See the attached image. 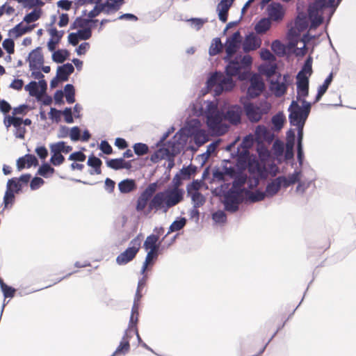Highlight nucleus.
<instances>
[{
  "label": "nucleus",
  "instance_id": "f704fd0d",
  "mask_svg": "<svg viewBox=\"0 0 356 356\" xmlns=\"http://www.w3.org/2000/svg\"><path fill=\"white\" fill-rule=\"evenodd\" d=\"M102 164V162L101 159L95 156H89L88 159V165L89 166H91L94 168L95 172L97 175H99L102 173L101 170V165Z\"/></svg>",
  "mask_w": 356,
  "mask_h": 356
},
{
  "label": "nucleus",
  "instance_id": "bf43d9fd",
  "mask_svg": "<svg viewBox=\"0 0 356 356\" xmlns=\"http://www.w3.org/2000/svg\"><path fill=\"white\" fill-rule=\"evenodd\" d=\"M15 193L13 191H10L8 189H6V191L3 197V202L5 204V207H7L8 204H12L14 202L15 200Z\"/></svg>",
  "mask_w": 356,
  "mask_h": 356
},
{
  "label": "nucleus",
  "instance_id": "bb28decb",
  "mask_svg": "<svg viewBox=\"0 0 356 356\" xmlns=\"http://www.w3.org/2000/svg\"><path fill=\"white\" fill-rule=\"evenodd\" d=\"M332 6V2H327V0H316L315 2L310 5L308 13L312 16L315 11H320L323 8Z\"/></svg>",
  "mask_w": 356,
  "mask_h": 356
},
{
  "label": "nucleus",
  "instance_id": "412c9836",
  "mask_svg": "<svg viewBox=\"0 0 356 356\" xmlns=\"http://www.w3.org/2000/svg\"><path fill=\"white\" fill-rule=\"evenodd\" d=\"M283 181L284 179H282L280 176L268 183L266 188V196L273 197L277 194L280 190L281 187L283 186Z\"/></svg>",
  "mask_w": 356,
  "mask_h": 356
},
{
  "label": "nucleus",
  "instance_id": "0eeeda50",
  "mask_svg": "<svg viewBox=\"0 0 356 356\" xmlns=\"http://www.w3.org/2000/svg\"><path fill=\"white\" fill-rule=\"evenodd\" d=\"M293 312L294 309H293V311L289 314V316H286V314L282 310L278 314L275 316L265 324L261 330L262 334H265L266 332H269L270 330H272V333L269 337H268L266 345H267L276 335L278 331L284 326L285 323L287 321L289 316L293 314Z\"/></svg>",
  "mask_w": 356,
  "mask_h": 356
},
{
  "label": "nucleus",
  "instance_id": "393cba45",
  "mask_svg": "<svg viewBox=\"0 0 356 356\" xmlns=\"http://www.w3.org/2000/svg\"><path fill=\"white\" fill-rule=\"evenodd\" d=\"M260 41L255 36L248 35L246 37L243 48L245 52L257 49L260 46Z\"/></svg>",
  "mask_w": 356,
  "mask_h": 356
},
{
  "label": "nucleus",
  "instance_id": "09e8293b",
  "mask_svg": "<svg viewBox=\"0 0 356 356\" xmlns=\"http://www.w3.org/2000/svg\"><path fill=\"white\" fill-rule=\"evenodd\" d=\"M257 137L261 140H266L269 135V131L265 126L259 125L255 130Z\"/></svg>",
  "mask_w": 356,
  "mask_h": 356
},
{
  "label": "nucleus",
  "instance_id": "603ef678",
  "mask_svg": "<svg viewBox=\"0 0 356 356\" xmlns=\"http://www.w3.org/2000/svg\"><path fill=\"white\" fill-rule=\"evenodd\" d=\"M40 17V10H33L25 15L24 21L27 24L37 21Z\"/></svg>",
  "mask_w": 356,
  "mask_h": 356
},
{
  "label": "nucleus",
  "instance_id": "6e6d98bb",
  "mask_svg": "<svg viewBox=\"0 0 356 356\" xmlns=\"http://www.w3.org/2000/svg\"><path fill=\"white\" fill-rule=\"evenodd\" d=\"M25 90L29 92L31 96H36L38 95V86L37 82L31 81L25 86Z\"/></svg>",
  "mask_w": 356,
  "mask_h": 356
},
{
  "label": "nucleus",
  "instance_id": "774afa93",
  "mask_svg": "<svg viewBox=\"0 0 356 356\" xmlns=\"http://www.w3.org/2000/svg\"><path fill=\"white\" fill-rule=\"evenodd\" d=\"M70 136L72 140L77 141L81 139V131L78 127H74L71 129Z\"/></svg>",
  "mask_w": 356,
  "mask_h": 356
},
{
  "label": "nucleus",
  "instance_id": "a19ab883",
  "mask_svg": "<svg viewBox=\"0 0 356 356\" xmlns=\"http://www.w3.org/2000/svg\"><path fill=\"white\" fill-rule=\"evenodd\" d=\"M7 189L13 193H18L22 189V184L17 178H13L8 181Z\"/></svg>",
  "mask_w": 356,
  "mask_h": 356
},
{
  "label": "nucleus",
  "instance_id": "e433bc0d",
  "mask_svg": "<svg viewBox=\"0 0 356 356\" xmlns=\"http://www.w3.org/2000/svg\"><path fill=\"white\" fill-rule=\"evenodd\" d=\"M64 91L67 103L73 104L75 102V91L74 86L72 84H67L64 88Z\"/></svg>",
  "mask_w": 356,
  "mask_h": 356
},
{
  "label": "nucleus",
  "instance_id": "f8f14e48",
  "mask_svg": "<svg viewBox=\"0 0 356 356\" xmlns=\"http://www.w3.org/2000/svg\"><path fill=\"white\" fill-rule=\"evenodd\" d=\"M290 76L284 74L282 77L280 74H278L277 79L275 81H270V90L273 92L274 95L280 97L283 96L288 89L289 85Z\"/></svg>",
  "mask_w": 356,
  "mask_h": 356
},
{
  "label": "nucleus",
  "instance_id": "7c9ffc66",
  "mask_svg": "<svg viewBox=\"0 0 356 356\" xmlns=\"http://www.w3.org/2000/svg\"><path fill=\"white\" fill-rule=\"evenodd\" d=\"M300 172H295L293 174L289 175L287 177L284 176H280L282 179H284V181H282L283 187L287 188L289 186L298 182L300 179Z\"/></svg>",
  "mask_w": 356,
  "mask_h": 356
},
{
  "label": "nucleus",
  "instance_id": "f3484780",
  "mask_svg": "<svg viewBox=\"0 0 356 356\" xmlns=\"http://www.w3.org/2000/svg\"><path fill=\"white\" fill-rule=\"evenodd\" d=\"M241 107L238 105H234L228 108L224 118L232 124H238L241 122Z\"/></svg>",
  "mask_w": 356,
  "mask_h": 356
},
{
  "label": "nucleus",
  "instance_id": "5fc2aeb1",
  "mask_svg": "<svg viewBox=\"0 0 356 356\" xmlns=\"http://www.w3.org/2000/svg\"><path fill=\"white\" fill-rule=\"evenodd\" d=\"M54 169L51 168L48 163L42 165L38 169V174L42 177H47L48 174H53Z\"/></svg>",
  "mask_w": 356,
  "mask_h": 356
},
{
  "label": "nucleus",
  "instance_id": "a878e982",
  "mask_svg": "<svg viewBox=\"0 0 356 356\" xmlns=\"http://www.w3.org/2000/svg\"><path fill=\"white\" fill-rule=\"evenodd\" d=\"M333 76L332 74H330V75L325 79L323 85L320 86L318 88V92L315 98L314 103L320 101L323 95L326 92L327 88H329L330 83L332 81Z\"/></svg>",
  "mask_w": 356,
  "mask_h": 356
},
{
  "label": "nucleus",
  "instance_id": "052dcab7",
  "mask_svg": "<svg viewBox=\"0 0 356 356\" xmlns=\"http://www.w3.org/2000/svg\"><path fill=\"white\" fill-rule=\"evenodd\" d=\"M101 13H105V10L102 3L95 6L94 8L89 12L88 16L90 18H94L99 15Z\"/></svg>",
  "mask_w": 356,
  "mask_h": 356
},
{
  "label": "nucleus",
  "instance_id": "72a5a7b5",
  "mask_svg": "<svg viewBox=\"0 0 356 356\" xmlns=\"http://www.w3.org/2000/svg\"><path fill=\"white\" fill-rule=\"evenodd\" d=\"M69 56V51L66 49L55 51L52 55L54 61L58 63H63Z\"/></svg>",
  "mask_w": 356,
  "mask_h": 356
},
{
  "label": "nucleus",
  "instance_id": "a18cd8bd",
  "mask_svg": "<svg viewBox=\"0 0 356 356\" xmlns=\"http://www.w3.org/2000/svg\"><path fill=\"white\" fill-rule=\"evenodd\" d=\"M133 147L135 154L138 156L146 154L149 150L148 146L146 144L141 143H136Z\"/></svg>",
  "mask_w": 356,
  "mask_h": 356
},
{
  "label": "nucleus",
  "instance_id": "2f4dec72",
  "mask_svg": "<svg viewBox=\"0 0 356 356\" xmlns=\"http://www.w3.org/2000/svg\"><path fill=\"white\" fill-rule=\"evenodd\" d=\"M51 151H56V153H69L72 151V147L69 145H66L65 143L63 141L58 142L56 143L52 144L50 147Z\"/></svg>",
  "mask_w": 356,
  "mask_h": 356
},
{
  "label": "nucleus",
  "instance_id": "c756f323",
  "mask_svg": "<svg viewBox=\"0 0 356 356\" xmlns=\"http://www.w3.org/2000/svg\"><path fill=\"white\" fill-rule=\"evenodd\" d=\"M223 45L219 38H216L212 40L209 47V53L210 56H216L222 52Z\"/></svg>",
  "mask_w": 356,
  "mask_h": 356
},
{
  "label": "nucleus",
  "instance_id": "ddd939ff",
  "mask_svg": "<svg viewBox=\"0 0 356 356\" xmlns=\"http://www.w3.org/2000/svg\"><path fill=\"white\" fill-rule=\"evenodd\" d=\"M250 85L248 88L247 94L250 98H255L259 96L264 90L265 85L257 74H254L250 79Z\"/></svg>",
  "mask_w": 356,
  "mask_h": 356
},
{
  "label": "nucleus",
  "instance_id": "4c0bfd02",
  "mask_svg": "<svg viewBox=\"0 0 356 356\" xmlns=\"http://www.w3.org/2000/svg\"><path fill=\"white\" fill-rule=\"evenodd\" d=\"M0 286L5 298H13L15 296L16 290L6 284L0 278Z\"/></svg>",
  "mask_w": 356,
  "mask_h": 356
},
{
  "label": "nucleus",
  "instance_id": "cd10ccee",
  "mask_svg": "<svg viewBox=\"0 0 356 356\" xmlns=\"http://www.w3.org/2000/svg\"><path fill=\"white\" fill-rule=\"evenodd\" d=\"M247 180V176L243 174H238L234 177V180L232 183L231 189L241 191L243 193V186L245 185Z\"/></svg>",
  "mask_w": 356,
  "mask_h": 356
},
{
  "label": "nucleus",
  "instance_id": "69168bd1",
  "mask_svg": "<svg viewBox=\"0 0 356 356\" xmlns=\"http://www.w3.org/2000/svg\"><path fill=\"white\" fill-rule=\"evenodd\" d=\"M213 220L216 222H225L227 220L225 213L222 211L215 212L212 216Z\"/></svg>",
  "mask_w": 356,
  "mask_h": 356
},
{
  "label": "nucleus",
  "instance_id": "680f3d73",
  "mask_svg": "<svg viewBox=\"0 0 356 356\" xmlns=\"http://www.w3.org/2000/svg\"><path fill=\"white\" fill-rule=\"evenodd\" d=\"M24 158L26 163V168H30L32 165L36 166L38 165V161L37 158L33 154H26Z\"/></svg>",
  "mask_w": 356,
  "mask_h": 356
},
{
  "label": "nucleus",
  "instance_id": "c9c22d12",
  "mask_svg": "<svg viewBox=\"0 0 356 356\" xmlns=\"http://www.w3.org/2000/svg\"><path fill=\"white\" fill-rule=\"evenodd\" d=\"M34 26H24L22 23L17 24L13 29V32L15 33L17 37L21 36L33 29Z\"/></svg>",
  "mask_w": 356,
  "mask_h": 356
},
{
  "label": "nucleus",
  "instance_id": "9d476101",
  "mask_svg": "<svg viewBox=\"0 0 356 356\" xmlns=\"http://www.w3.org/2000/svg\"><path fill=\"white\" fill-rule=\"evenodd\" d=\"M140 246L141 240L138 236L132 239L129 243V246L117 257V263L120 265H124L132 261L138 252Z\"/></svg>",
  "mask_w": 356,
  "mask_h": 356
},
{
  "label": "nucleus",
  "instance_id": "ea45409f",
  "mask_svg": "<svg viewBox=\"0 0 356 356\" xmlns=\"http://www.w3.org/2000/svg\"><path fill=\"white\" fill-rule=\"evenodd\" d=\"M285 122V118L282 113H277L272 118V123L277 130H280Z\"/></svg>",
  "mask_w": 356,
  "mask_h": 356
},
{
  "label": "nucleus",
  "instance_id": "c03bdc74",
  "mask_svg": "<svg viewBox=\"0 0 356 356\" xmlns=\"http://www.w3.org/2000/svg\"><path fill=\"white\" fill-rule=\"evenodd\" d=\"M272 50L279 56L284 55L285 53L284 45L279 40H275L271 45Z\"/></svg>",
  "mask_w": 356,
  "mask_h": 356
},
{
  "label": "nucleus",
  "instance_id": "1a4fd4ad",
  "mask_svg": "<svg viewBox=\"0 0 356 356\" xmlns=\"http://www.w3.org/2000/svg\"><path fill=\"white\" fill-rule=\"evenodd\" d=\"M204 185L202 180L195 179L186 186V191L195 208H199L206 202V197L200 192V190Z\"/></svg>",
  "mask_w": 356,
  "mask_h": 356
},
{
  "label": "nucleus",
  "instance_id": "2eb2a0df",
  "mask_svg": "<svg viewBox=\"0 0 356 356\" xmlns=\"http://www.w3.org/2000/svg\"><path fill=\"white\" fill-rule=\"evenodd\" d=\"M267 13L270 21L280 22L284 17L285 10L280 3L272 2L267 7Z\"/></svg>",
  "mask_w": 356,
  "mask_h": 356
},
{
  "label": "nucleus",
  "instance_id": "9b49d317",
  "mask_svg": "<svg viewBox=\"0 0 356 356\" xmlns=\"http://www.w3.org/2000/svg\"><path fill=\"white\" fill-rule=\"evenodd\" d=\"M241 201L242 193L241 191L230 188L224 195L225 208L228 211H236Z\"/></svg>",
  "mask_w": 356,
  "mask_h": 356
},
{
  "label": "nucleus",
  "instance_id": "e2e57ef3",
  "mask_svg": "<svg viewBox=\"0 0 356 356\" xmlns=\"http://www.w3.org/2000/svg\"><path fill=\"white\" fill-rule=\"evenodd\" d=\"M86 156L81 152H75L72 153L68 159L71 161H81L83 162L86 160Z\"/></svg>",
  "mask_w": 356,
  "mask_h": 356
},
{
  "label": "nucleus",
  "instance_id": "6e6552de",
  "mask_svg": "<svg viewBox=\"0 0 356 356\" xmlns=\"http://www.w3.org/2000/svg\"><path fill=\"white\" fill-rule=\"evenodd\" d=\"M158 188L156 182L149 184L146 188L140 193L137 199L136 210L138 212H144L145 215L149 214V204L154 196Z\"/></svg>",
  "mask_w": 356,
  "mask_h": 356
},
{
  "label": "nucleus",
  "instance_id": "b1692460",
  "mask_svg": "<svg viewBox=\"0 0 356 356\" xmlns=\"http://www.w3.org/2000/svg\"><path fill=\"white\" fill-rule=\"evenodd\" d=\"M137 188L134 179H126L118 184V188L122 193H129L135 191Z\"/></svg>",
  "mask_w": 356,
  "mask_h": 356
},
{
  "label": "nucleus",
  "instance_id": "0e129e2a",
  "mask_svg": "<svg viewBox=\"0 0 356 356\" xmlns=\"http://www.w3.org/2000/svg\"><path fill=\"white\" fill-rule=\"evenodd\" d=\"M76 33L80 40H88L92 35V32L90 28L79 30Z\"/></svg>",
  "mask_w": 356,
  "mask_h": 356
},
{
  "label": "nucleus",
  "instance_id": "aec40b11",
  "mask_svg": "<svg viewBox=\"0 0 356 356\" xmlns=\"http://www.w3.org/2000/svg\"><path fill=\"white\" fill-rule=\"evenodd\" d=\"M234 0H221L217 6L219 19L226 22L228 17V12Z\"/></svg>",
  "mask_w": 356,
  "mask_h": 356
},
{
  "label": "nucleus",
  "instance_id": "20e7f679",
  "mask_svg": "<svg viewBox=\"0 0 356 356\" xmlns=\"http://www.w3.org/2000/svg\"><path fill=\"white\" fill-rule=\"evenodd\" d=\"M207 124L209 128L217 135H222L227 131V127L222 124L223 113L218 108V105L213 102L208 103L206 108Z\"/></svg>",
  "mask_w": 356,
  "mask_h": 356
},
{
  "label": "nucleus",
  "instance_id": "8fccbe9b",
  "mask_svg": "<svg viewBox=\"0 0 356 356\" xmlns=\"http://www.w3.org/2000/svg\"><path fill=\"white\" fill-rule=\"evenodd\" d=\"M51 152L52 153L51 163L55 166L61 165L65 161L64 156L60 153H56V151Z\"/></svg>",
  "mask_w": 356,
  "mask_h": 356
},
{
  "label": "nucleus",
  "instance_id": "7ed1b4c3",
  "mask_svg": "<svg viewBox=\"0 0 356 356\" xmlns=\"http://www.w3.org/2000/svg\"><path fill=\"white\" fill-rule=\"evenodd\" d=\"M302 106H300L297 101H292L289 108V121L290 123L298 128V131H302L305 123L309 115L312 104L305 99H301Z\"/></svg>",
  "mask_w": 356,
  "mask_h": 356
},
{
  "label": "nucleus",
  "instance_id": "f03ea898",
  "mask_svg": "<svg viewBox=\"0 0 356 356\" xmlns=\"http://www.w3.org/2000/svg\"><path fill=\"white\" fill-rule=\"evenodd\" d=\"M181 178L177 174L172 179V187L156 193L149 204V211L162 210L167 212L184 200V191L180 188Z\"/></svg>",
  "mask_w": 356,
  "mask_h": 356
},
{
  "label": "nucleus",
  "instance_id": "c85d7f7f",
  "mask_svg": "<svg viewBox=\"0 0 356 356\" xmlns=\"http://www.w3.org/2000/svg\"><path fill=\"white\" fill-rule=\"evenodd\" d=\"M271 22L268 18L261 19L255 26V31L259 34L265 33L270 28Z\"/></svg>",
  "mask_w": 356,
  "mask_h": 356
},
{
  "label": "nucleus",
  "instance_id": "423d86ee",
  "mask_svg": "<svg viewBox=\"0 0 356 356\" xmlns=\"http://www.w3.org/2000/svg\"><path fill=\"white\" fill-rule=\"evenodd\" d=\"M243 108L248 119L251 122H257L264 115L270 111L271 105L267 102H261L257 104L247 102L243 104Z\"/></svg>",
  "mask_w": 356,
  "mask_h": 356
},
{
  "label": "nucleus",
  "instance_id": "dca6fc26",
  "mask_svg": "<svg viewBox=\"0 0 356 356\" xmlns=\"http://www.w3.org/2000/svg\"><path fill=\"white\" fill-rule=\"evenodd\" d=\"M134 335L133 330L127 329L119 346L111 356L125 355L130 350L129 340Z\"/></svg>",
  "mask_w": 356,
  "mask_h": 356
},
{
  "label": "nucleus",
  "instance_id": "f257e3e1",
  "mask_svg": "<svg viewBox=\"0 0 356 356\" xmlns=\"http://www.w3.org/2000/svg\"><path fill=\"white\" fill-rule=\"evenodd\" d=\"M242 42V36L236 31L227 38L225 47L226 56L223 58L228 62L225 68L226 75L222 72L213 73L207 81V88L213 90L216 95H220L223 91H229L235 86L232 76H238L241 81L246 80L250 76V70L252 63L250 55L236 56L234 60L231 58L239 49Z\"/></svg>",
  "mask_w": 356,
  "mask_h": 356
},
{
  "label": "nucleus",
  "instance_id": "4be33fe9",
  "mask_svg": "<svg viewBox=\"0 0 356 356\" xmlns=\"http://www.w3.org/2000/svg\"><path fill=\"white\" fill-rule=\"evenodd\" d=\"M124 3V0H106L102 5L105 10V14L108 15L119 10Z\"/></svg>",
  "mask_w": 356,
  "mask_h": 356
},
{
  "label": "nucleus",
  "instance_id": "6ab92c4d",
  "mask_svg": "<svg viewBox=\"0 0 356 356\" xmlns=\"http://www.w3.org/2000/svg\"><path fill=\"white\" fill-rule=\"evenodd\" d=\"M298 99H305L309 95V78L297 76Z\"/></svg>",
  "mask_w": 356,
  "mask_h": 356
},
{
  "label": "nucleus",
  "instance_id": "58836bf2",
  "mask_svg": "<svg viewBox=\"0 0 356 356\" xmlns=\"http://www.w3.org/2000/svg\"><path fill=\"white\" fill-rule=\"evenodd\" d=\"M266 196V191L262 192L259 191H256L254 192H249L248 193V197L249 200H250L252 202H256L259 201H261L264 199V197Z\"/></svg>",
  "mask_w": 356,
  "mask_h": 356
},
{
  "label": "nucleus",
  "instance_id": "79ce46f5",
  "mask_svg": "<svg viewBox=\"0 0 356 356\" xmlns=\"http://www.w3.org/2000/svg\"><path fill=\"white\" fill-rule=\"evenodd\" d=\"M123 158L112 159L106 161V165L108 168L113 170L123 169Z\"/></svg>",
  "mask_w": 356,
  "mask_h": 356
},
{
  "label": "nucleus",
  "instance_id": "13d9d810",
  "mask_svg": "<svg viewBox=\"0 0 356 356\" xmlns=\"http://www.w3.org/2000/svg\"><path fill=\"white\" fill-rule=\"evenodd\" d=\"M2 46L3 49L8 53V54H13L15 51V43L14 41L8 38L3 40Z\"/></svg>",
  "mask_w": 356,
  "mask_h": 356
},
{
  "label": "nucleus",
  "instance_id": "473e14b6",
  "mask_svg": "<svg viewBox=\"0 0 356 356\" xmlns=\"http://www.w3.org/2000/svg\"><path fill=\"white\" fill-rule=\"evenodd\" d=\"M312 58L309 57L306 60L302 70L298 72L297 76L308 77L309 78V76L312 73Z\"/></svg>",
  "mask_w": 356,
  "mask_h": 356
},
{
  "label": "nucleus",
  "instance_id": "3c124183",
  "mask_svg": "<svg viewBox=\"0 0 356 356\" xmlns=\"http://www.w3.org/2000/svg\"><path fill=\"white\" fill-rule=\"evenodd\" d=\"M318 12L315 11L312 16L309 13V18L312 20L311 28H316L323 23V17L318 14Z\"/></svg>",
  "mask_w": 356,
  "mask_h": 356
},
{
  "label": "nucleus",
  "instance_id": "39448f33",
  "mask_svg": "<svg viewBox=\"0 0 356 356\" xmlns=\"http://www.w3.org/2000/svg\"><path fill=\"white\" fill-rule=\"evenodd\" d=\"M163 231L164 229L163 227L155 228L154 232H156L157 234H152L148 236L143 243V248L148 252L143 265V273L145 272L147 266L152 263L153 260L158 257L159 250V236L163 233Z\"/></svg>",
  "mask_w": 356,
  "mask_h": 356
},
{
  "label": "nucleus",
  "instance_id": "37998d69",
  "mask_svg": "<svg viewBox=\"0 0 356 356\" xmlns=\"http://www.w3.org/2000/svg\"><path fill=\"white\" fill-rule=\"evenodd\" d=\"M186 222V220L184 218H181L178 220H175L170 226L168 233L179 231L185 226Z\"/></svg>",
  "mask_w": 356,
  "mask_h": 356
},
{
  "label": "nucleus",
  "instance_id": "de8ad7c7",
  "mask_svg": "<svg viewBox=\"0 0 356 356\" xmlns=\"http://www.w3.org/2000/svg\"><path fill=\"white\" fill-rule=\"evenodd\" d=\"M298 135V145H297V149H298L297 157H298L299 163L301 165L302 163V160H303V152H302V131H299Z\"/></svg>",
  "mask_w": 356,
  "mask_h": 356
},
{
  "label": "nucleus",
  "instance_id": "49530a36",
  "mask_svg": "<svg viewBox=\"0 0 356 356\" xmlns=\"http://www.w3.org/2000/svg\"><path fill=\"white\" fill-rule=\"evenodd\" d=\"M294 136V134H292L291 140H288L286 145L285 157L287 159H290L293 156Z\"/></svg>",
  "mask_w": 356,
  "mask_h": 356
},
{
  "label": "nucleus",
  "instance_id": "4d7b16f0",
  "mask_svg": "<svg viewBox=\"0 0 356 356\" xmlns=\"http://www.w3.org/2000/svg\"><path fill=\"white\" fill-rule=\"evenodd\" d=\"M138 321V316L136 314H131L130 316L129 323L127 329L133 330L134 334H138L137 323Z\"/></svg>",
  "mask_w": 356,
  "mask_h": 356
},
{
  "label": "nucleus",
  "instance_id": "4468645a",
  "mask_svg": "<svg viewBox=\"0 0 356 356\" xmlns=\"http://www.w3.org/2000/svg\"><path fill=\"white\" fill-rule=\"evenodd\" d=\"M4 124L6 127L13 125L15 128V136L16 138L24 139L26 129L23 126V120L15 116L8 115L4 119Z\"/></svg>",
  "mask_w": 356,
  "mask_h": 356
},
{
  "label": "nucleus",
  "instance_id": "a211bd4d",
  "mask_svg": "<svg viewBox=\"0 0 356 356\" xmlns=\"http://www.w3.org/2000/svg\"><path fill=\"white\" fill-rule=\"evenodd\" d=\"M29 65L31 68L38 69L44 63L41 47L33 49L29 54Z\"/></svg>",
  "mask_w": 356,
  "mask_h": 356
},
{
  "label": "nucleus",
  "instance_id": "5701e85b",
  "mask_svg": "<svg viewBox=\"0 0 356 356\" xmlns=\"http://www.w3.org/2000/svg\"><path fill=\"white\" fill-rule=\"evenodd\" d=\"M74 68L70 63L64 64L59 66L57 69V77L60 81H66L68 80L69 76L74 72Z\"/></svg>",
  "mask_w": 356,
  "mask_h": 356
},
{
  "label": "nucleus",
  "instance_id": "864d4df0",
  "mask_svg": "<svg viewBox=\"0 0 356 356\" xmlns=\"http://www.w3.org/2000/svg\"><path fill=\"white\" fill-rule=\"evenodd\" d=\"M194 139L197 144H204L208 140L207 135L203 130L197 131L194 135Z\"/></svg>",
  "mask_w": 356,
  "mask_h": 356
},
{
  "label": "nucleus",
  "instance_id": "338daca9",
  "mask_svg": "<svg viewBox=\"0 0 356 356\" xmlns=\"http://www.w3.org/2000/svg\"><path fill=\"white\" fill-rule=\"evenodd\" d=\"M276 65H270L266 66L263 70V73L268 78L276 74Z\"/></svg>",
  "mask_w": 356,
  "mask_h": 356
}]
</instances>
